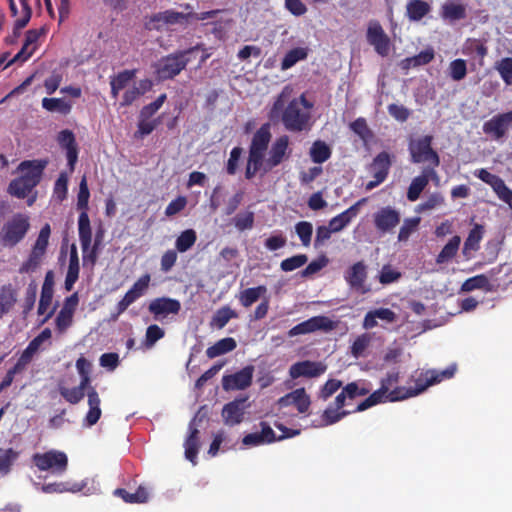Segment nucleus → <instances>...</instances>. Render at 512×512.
I'll return each instance as SVG.
<instances>
[{
	"label": "nucleus",
	"mask_w": 512,
	"mask_h": 512,
	"mask_svg": "<svg viewBox=\"0 0 512 512\" xmlns=\"http://www.w3.org/2000/svg\"><path fill=\"white\" fill-rule=\"evenodd\" d=\"M271 138L270 123L262 124L253 134L245 167V178L247 180L253 179L259 172L267 174L272 170V168L267 167V159H265Z\"/></svg>",
	"instance_id": "f257e3e1"
},
{
	"label": "nucleus",
	"mask_w": 512,
	"mask_h": 512,
	"mask_svg": "<svg viewBox=\"0 0 512 512\" xmlns=\"http://www.w3.org/2000/svg\"><path fill=\"white\" fill-rule=\"evenodd\" d=\"M46 165L45 160L22 161L17 168L21 175L9 183L8 193L18 199L26 198L40 183Z\"/></svg>",
	"instance_id": "f03ea898"
},
{
	"label": "nucleus",
	"mask_w": 512,
	"mask_h": 512,
	"mask_svg": "<svg viewBox=\"0 0 512 512\" xmlns=\"http://www.w3.org/2000/svg\"><path fill=\"white\" fill-rule=\"evenodd\" d=\"M512 283V268L504 265L492 268L489 276L479 274L465 280L461 286V291L471 292L476 289H482L486 292H497L505 290Z\"/></svg>",
	"instance_id": "7ed1b4c3"
},
{
	"label": "nucleus",
	"mask_w": 512,
	"mask_h": 512,
	"mask_svg": "<svg viewBox=\"0 0 512 512\" xmlns=\"http://www.w3.org/2000/svg\"><path fill=\"white\" fill-rule=\"evenodd\" d=\"M456 370L457 365L454 363L444 370L427 369L416 371L410 377V382L414 383V386H400V389L403 390V399L406 400L408 398L415 397L423 393L430 386L441 383L444 380L451 379L455 375Z\"/></svg>",
	"instance_id": "20e7f679"
},
{
	"label": "nucleus",
	"mask_w": 512,
	"mask_h": 512,
	"mask_svg": "<svg viewBox=\"0 0 512 512\" xmlns=\"http://www.w3.org/2000/svg\"><path fill=\"white\" fill-rule=\"evenodd\" d=\"M198 50H205L203 44H197L185 50H178L162 57L155 64V73L159 80L165 81L179 75L191 61V56Z\"/></svg>",
	"instance_id": "39448f33"
},
{
	"label": "nucleus",
	"mask_w": 512,
	"mask_h": 512,
	"mask_svg": "<svg viewBox=\"0 0 512 512\" xmlns=\"http://www.w3.org/2000/svg\"><path fill=\"white\" fill-rule=\"evenodd\" d=\"M313 104L304 94L292 99L282 112V123L291 132H301L308 128Z\"/></svg>",
	"instance_id": "423d86ee"
},
{
	"label": "nucleus",
	"mask_w": 512,
	"mask_h": 512,
	"mask_svg": "<svg viewBox=\"0 0 512 512\" xmlns=\"http://www.w3.org/2000/svg\"><path fill=\"white\" fill-rule=\"evenodd\" d=\"M432 142V135L411 138L408 143L411 162L415 164H427L425 168L435 170V168L440 165V157L437 151L433 149Z\"/></svg>",
	"instance_id": "0eeeda50"
},
{
	"label": "nucleus",
	"mask_w": 512,
	"mask_h": 512,
	"mask_svg": "<svg viewBox=\"0 0 512 512\" xmlns=\"http://www.w3.org/2000/svg\"><path fill=\"white\" fill-rule=\"evenodd\" d=\"M29 229V217L23 213L14 214L0 229V244L3 247H15L25 238Z\"/></svg>",
	"instance_id": "6e6552de"
},
{
	"label": "nucleus",
	"mask_w": 512,
	"mask_h": 512,
	"mask_svg": "<svg viewBox=\"0 0 512 512\" xmlns=\"http://www.w3.org/2000/svg\"><path fill=\"white\" fill-rule=\"evenodd\" d=\"M33 464L40 471H49L54 475H62L68 467L67 455L58 450H49L44 453H35L32 456Z\"/></svg>",
	"instance_id": "1a4fd4ad"
},
{
	"label": "nucleus",
	"mask_w": 512,
	"mask_h": 512,
	"mask_svg": "<svg viewBox=\"0 0 512 512\" xmlns=\"http://www.w3.org/2000/svg\"><path fill=\"white\" fill-rule=\"evenodd\" d=\"M344 280L350 290L365 295L372 291L371 284L368 283V266L363 260L357 261L346 269Z\"/></svg>",
	"instance_id": "9d476101"
},
{
	"label": "nucleus",
	"mask_w": 512,
	"mask_h": 512,
	"mask_svg": "<svg viewBox=\"0 0 512 512\" xmlns=\"http://www.w3.org/2000/svg\"><path fill=\"white\" fill-rule=\"evenodd\" d=\"M150 280V274L146 273L142 275L125 293L124 297L117 303L116 312L111 313L110 320L116 321L118 317L124 313L131 304L142 297L149 287Z\"/></svg>",
	"instance_id": "9b49d317"
},
{
	"label": "nucleus",
	"mask_w": 512,
	"mask_h": 512,
	"mask_svg": "<svg viewBox=\"0 0 512 512\" xmlns=\"http://www.w3.org/2000/svg\"><path fill=\"white\" fill-rule=\"evenodd\" d=\"M51 227L46 223L40 230L38 237L32 247L28 260L22 265L21 272H28L37 268L46 253Z\"/></svg>",
	"instance_id": "f8f14e48"
},
{
	"label": "nucleus",
	"mask_w": 512,
	"mask_h": 512,
	"mask_svg": "<svg viewBox=\"0 0 512 512\" xmlns=\"http://www.w3.org/2000/svg\"><path fill=\"white\" fill-rule=\"evenodd\" d=\"M392 165L390 154L382 151L377 154L368 166V170L372 173L374 180L366 183L365 190L371 191L388 177L390 167Z\"/></svg>",
	"instance_id": "ddd939ff"
},
{
	"label": "nucleus",
	"mask_w": 512,
	"mask_h": 512,
	"mask_svg": "<svg viewBox=\"0 0 512 512\" xmlns=\"http://www.w3.org/2000/svg\"><path fill=\"white\" fill-rule=\"evenodd\" d=\"M366 39L367 42L373 46L378 55L381 57H387L389 55L391 40L378 21L373 20L369 22Z\"/></svg>",
	"instance_id": "4468645a"
},
{
	"label": "nucleus",
	"mask_w": 512,
	"mask_h": 512,
	"mask_svg": "<svg viewBox=\"0 0 512 512\" xmlns=\"http://www.w3.org/2000/svg\"><path fill=\"white\" fill-rule=\"evenodd\" d=\"M79 241L83 253L84 264L89 263L92 267L96 264L100 247L92 245V229L84 217L80 220L78 227Z\"/></svg>",
	"instance_id": "2eb2a0df"
},
{
	"label": "nucleus",
	"mask_w": 512,
	"mask_h": 512,
	"mask_svg": "<svg viewBox=\"0 0 512 512\" xmlns=\"http://www.w3.org/2000/svg\"><path fill=\"white\" fill-rule=\"evenodd\" d=\"M402 391L400 386L393 388L391 393H388L386 388L379 387V389L372 392L366 399L359 403L354 411L362 412L377 404L403 401Z\"/></svg>",
	"instance_id": "dca6fc26"
},
{
	"label": "nucleus",
	"mask_w": 512,
	"mask_h": 512,
	"mask_svg": "<svg viewBox=\"0 0 512 512\" xmlns=\"http://www.w3.org/2000/svg\"><path fill=\"white\" fill-rule=\"evenodd\" d=\"M181 310L179 300L170 297H157L150 301L148 311L155 320H160L168 315H177Z\"/></svg>",
	"instance_id": "f3484780"
},
{
	"label": "nucleus",
	"mask_w": 512,
	"mask_h": 512,
	"mask_svg": "<svg viewBox=\"0 0 512 512\" xmlns=\"http://www.w3.org/2000/svg\"><path fill=\"white\" fill-rule=\"evenodd\" d=\"M512 124V111L497 114L482 126L483 132L491 136L495 140H499L505 136Z\"/></svg>",
	"instance_id": "a211bd4d"
},
{
	"label": "nucleus",
	"mask_w": 512,
	"mask_h": 512,
	"mask_svg": "<svg viewBox=\"0 0 512 512\" xmlns=\"http://www.w3.org/2000/svg\"><path fill=\"white\" fill-rule=\"evenodd\" d=\"M187 20L188 13L185 14L169 9L151 15L147 22V27L150 30L161 31L166 25L182 24Z\"/></svg>",
	"instance_id": "6ab92c4d"
},
{
	"label": "nucleus",
	"mask_w": 512,
	"mask_h": 512,
	"mask_svg": "<svg viewBox=\"0 0 512 512\" xmlns=\"http://www.w3.org/2000/svg\"><path fill=\"white\" fill-rule=\"evenodd\" d=\"M254 367L248 365L243 369L230 374L225 375L222 378V387L225 391L230 390H244L252 384Z\"/></svg>",
	"instance_id": "aec40b11"
},
{
	"label": "nucleus",
	"mask_w": 512,
	"mask_h": 512,
	"mask_svg": "<svg viewBox=\"0 0 512 512\" xmlns=\"http://www.w3.org/2000/svg\"><path fill=\"white\" fill-rule=\"evenodd\" d=\"M400 213L390 207H382L373 215L374 226L381 233L391 232L400 223Z\"/></svg>",
	"instance_id": "412c9836"
},
{
	"label": "nucleus",
	"mask_w": 512,
	"mask_h": 512,
	"mask_svg": "<svg viewBox=\"0 0 512 512\" xmlns=\"http://www.w3.org/2000/svg\"><path fill=\"white\" fill-rule=\"evenodd\" d=\"M327 366L322 362L303 360L290 366L289 376L292 379L300 377L316 378L325 373Z\"/></svg>",
	"instance_id": "4be33fe9"
},
{
	"label": "nucleus",
	"mask_w": 512,
	"mask_h": 512,
	"mask_svg": "<svg viewBox=\"0 0 512 512\" xmlns=\"http://www.w3.org/2000/svg\"><path fill=\"white\" fill-rule=\"evenodd\" d=\"M289 155V137L287 135H282L276 138L270 147L267 158V167L273 169L279 166L284 159L289 157Z\"/></svg>",
	"instance_id": "5701e85b"
},
{
	"label": "nucleus",
	"mask_w": 512,
	"mask_h": 512,
	"mask_svg": "<svg viewBox=\"0 0 512 512\" xmlns=\"http://www.w3.org/2000/svg\"><path fill=\"white\" fill-rule=\"evenodd\" d=\"M59 145L66 150V157L70 172L75 169L78 160V147L72 131L66 129L59 132L57 137Z\"/></svg>",
	"instance_id": "b1692460"
},
{
	"label": "nucleus",
	"mask_w": 512,
	"mask_h": 512,
	"mask_svg": "<svg viewBox=\"0 0 512 512\" xmlns=\"http://www.w3.org/2000/svg\"><path fill=\"white\" fill-rule=\"evenodd\" d=\"M434 178H437L436 171L431 168H424L422 173L411 181L407 191V199L411 202L418 200L430 179Z\"/></svg>",
	"instance_id": "393cba45"
},
{
	"label": "nucleus",
	"mask_w": 512,
	"mask_h": 512,
	"mask_svg": "<svg viewBox=\"0 0 512 512\" xmlns=\"http://www.w3.org/2000/svg\"><path fill=\"white\" fill-rule=\"evenodd\" d=\"M278 402L282 407L294 405L299 413H306L311 404L310 397L304 388L295 389L281 397Z\"/></svg>",
	"instance_id": "a878e982"
},
{
	"label": "nucleus",
	"mask_w": 512,
	"mask_h": 512,
	"mask_svg": "<svg viewBox=\"0 0 512 512\" xmlns=\"http://www.w3.org/2000/svg\"><path fill=\"white\" fill-rule=\"evenodd\" d=\"M365 202L366 198H362L342 213L333 217L329 221V227L333 230V232L336 233L343 230L352 221V219L357 216L360 206Z\"/></svg>",
	"instance_id": "bb28decb"
},
{
	"label": "nucleus",
	"mask_w": 512,
	"mask_h": 512,
	"mask_svg": "<svg viewBox=\"0 0 512 512\" xmlns=\"http://www.w3.org/2000/svg\"><path fill=\"white\" fill-rule=\"evenodd\" d=\"M245 400L246 399L234 400L224 405L222 409V417L226 425L235 426L243 421V403Z\"/></svg>",
	"instance_id": "cd10ccee"
},
{
	"label": "nucleus",
	"mask_w": 512,
	"mask_h": 512,
	"mask_svg": "<svg viewBox=\"0 0 512 512\" xmlns=\"http://www.w3.org/2000/svg\"><path fill=\"white\" fill-rule=\"evenodd\" d=\"M196 418H194L189 424V435L185 440V457L192 464L197 463V455L200 448L199 430L196 427Z\"/></svg>",
	"instance_id": "c85d7f7f"
},
{
	"label": "nucleus",
	"mask_w": 512,
	"mask_h": 512,
	"mask_svg": "<svg viewBox=\"0 0 512 512\" xmlns=\"http://www.w3.org/2000/svg\"><path fill=\"white\" fill-rule=\"evenodd\" d=\"M80 265L79 257L75 244L71 245L69 255V265L65 277L64 288L66 291H71L79 278Z\"/></svg>",
	"instance_id": "c756f323"
},
{
	"label": "nucleus",
	"mask_w": 512,
	"mask_h": 512,
	"mask_svg": "<svg viewBox=\"0 0 512 512\" xmlns=\"http://www.w3.org/2000/svg\"><path fill=\"white\" fill-rule=\"evenodd\" d=\"M440 16L450 22L465 19L467 16L466 6L460 1L448 0L441 6Z\"/></svg>",
	"instance_id": "7c9ffc66"
},
{
	"label": "nucleus",
	"mask_w": 512,
	"mask_h": 512,
	"mask_svg": "<svg viewBox=\"0 0 512 512\" xmlns=\"http://www.w3.org/2000/svg\"><path fill=\"white\" fill-rule=\"evenodd\" d=\"M377 319L392 323L396 320V314L389 308H378L366 313L363 320L364 329H372L377 326Z\"/></svg>",
	"instance_id": "2f4dec72"
},
{
	"label": "nucleus",
	"mask_w": 512,
	"mask_h": 512,
	"mask_svg": "<svg viewBox=\"0 0 512 512\" xmlns=\"http://www.w3.org/2000/svg\"><path fill=\"white\" fill-rule=\"evenodd\" d=\"M100 403L101 400L95 387H90L88 390L89 410L85 416V423L88 427L95 425L100 419L102 414Z\"/></svg>",
	"instance_id": "473e14b6"
},
{
	"label": "nucleus",
	"mask_w": 512,
	"mask_h": 512,
	"mask_svg": "<svg viewBox=\"0 0 512 512\" xmlns=\"http://www.w3.org/2000/svg\"><path fill=\"white\" fill-rule=\"evenodd\" d=\"M17 297V290L11 283L0 286V319L14 307Z\"/></svg>",
	"instance_id": "72a5a7b5"
},
{
	"label": "nucleus",
	"mask_w": 512,
	"mask_h": 512,
	"mask_svg": "<svg viewBox=\"0 0 512 512\" xmlns=\"http://www.w3.org/2000/svg\"><path fill=\"white\" fill-rule=\"evenodd\" d=\"M89 198H90V192L88 189L87 180L85 177H83L80 182V185H79V192L77 195V203H76L77 210L80 211V214L78 217V227L80 226V220L82 217L85 218L88 225H91L89 215H88Z\"/></svg>",
	"instance_id": "f704fd0d"
},
{
	"label": "nucleus",
	"mask_w": 512,
	"mask_h": 512,
	"mask_svg": "<svg viewBox=\"0 0 512 512\" xmlns=\"http://www.w3.org/2000/svg\"><path fill=\"white\" fill-rule=\"evenodd\" d=\"M307 333L316 331L330 332L335 329L336 323L327 316H313L303 321Z\"/></svg>",
	"instance_id": "c9c22d12"
},
{
	"label": "nucleus",
	"mask_w": 512,
	"mask_h": 512,
	"mask_svg": "<svg viewBox=\"0 0 512 512\" xmlns=\"http://www.w3.org/2000/svg\"><path fill=\"white\" fill-rule=\"evenodd\" d=\"M461 244V238L458 235L453 236L442 248L436 257V264L443 265L449 263L457 255Z\"/></svg>",
	"instance_id": "e433bc0d"
},
{
	"label": "nucleus",
	"mask_w": 512,
	"mask_h": 512,
	"mask_svg": "<svg viewBox=\"0 0 512 512\" xmlns=\"http://www.w3.org/2000/svg\"><path fill=\"white\" fill-rule=\"evenodd\" d=\"M266 292V286L259 285L257 287H251L240 291L237 297L240 304L243 307L248 308L257 302L263 295H265Z\"/></svg>",
	"instance_id": "4c0bfd02"
},
{
	"label": "nucleus",
	"mask_w": 512,
	"mask_h": 512,
	"mask_svg": "<svg viewBox=\"0 0 512 512\" xmlns=\"http://www.w3.org/2000/svg\"><path fill=\"white\" fill-rule=\"evenodd\" d=\"M237 347V343L234 338L226 337L217 341L214 345L210 346L206 350L208 358L213 359L220 355L229 353Z\"/></svg>",
	"instance_id": "58836bf2"
},
{
	"label": "nucleus",
	"mask_w": 512,
	"mask_h": 512,
	"mask_svg": "<svg viewBox=\"0 0 512 512\" xmlns=\"http://www.w3.org/2000/svg\"><path fill=\"white\" fill-rule=\"evenodd\" d=\"M114 495L122 498L126 503H146L149 499V492L144 486H139L135 493H129L124 488H117Z\"/></svg>",
	"instance_id": "ea45409f"
},
{
	"label": "nucleus",
	"mask_w": 512,
	"mask_h": 512,
	"mask_svg": "<svg viewBox=\"0 0 512 512\" xmlns=\"http://www.w3.org/2000/svg\"><path fill=\"white\" fill-rule=\"evenodd\" d=\"M308 47H296L289 50L281 61V70L285 71L293 67L297 62L305 60L308 57Z\"/></svg>",
	"instance_id": "a19ab883"
},
{
	"label": "nucleus",
	"mask_w": 512,
	"mask_h": 512,
	"mask_svg": "<svg viewBox=\"0 0 512 512\" xmlns=\"http://www.w3.org/2000/svg\"><path fill=\"white\" fill-rule=\"evenodd\" d=\"M406 9L410 20L419 21L430 12L431 6L423 0H411L408 2Z\"/></svg>",
	"instance_id": "79ce46f5"
},
{
	"label": "nucleus",
	"mask_w": 512,
	"mask_h": 512,
	"mask_svg": "<svg viewBox=\"0 0 512 512\" xmlns=\"http://www.w3.org/2000/svg\"><path fill=\"white\" fill-rule=\"evenodd\" d=\"M332 151L330 147L322 140L313 142L309 155L311 160L316 164H322L331 157Z\"/></svg>",
	"instance_id": "37998d69"
},
{
	"label": "nucleus",
	"mask_w": 512,
	"mask_h": 512,
	"mask_svg": "<svg viewBox=\"0 0 512 512\" xmlns=\"http://www.w3.org/2000/svg\"><path fill=\"white\" fill-rule=\"evenodd\" d=\"M197 240V234L193 229H186L180 233L175 241V250L184 253L190 250Z\"/></svg>",
	"instance_id": "c03bdc74"
},
{
	"label": "nucleus",
	"mask_w": 512,
	"mask_h": 512,
	"mask_svg": "<svg viewBox=\"0 0 512 512\" xmlns=\"http://www.w3.org/2000/svg\"><path fill=\"white\" fill-rule=\"evenodd\" d=\"M237 317H238V314L236 311L231 309L229 306H223V307L219 308L214 313L212 320H211V325L218 329H222L227 325V323L231 319L237 318Z\"/></svg>",
	"instance_id": "a18cd8bd"
},
{
	"label": "nucleus",
	"mask_w": 512,
	"mask_h": 512,
	"mask_svg": "<svg viewBox=\"0 0 512 512\" xmlns=\"http://www.w3.org/2000/svg\"><path fill=\"white\" fill-rule=\"evenodd\" d=\"M483 236V227L476 224L469 232L468 237L464 242L463 254L468 255L470 251L479 249V243Z\"/></svg>",
	"instance_id": "49530a36"
},
{
	"label": "nucleus",
	"mask_w": 512,
	"mask_h": 512,
	"mask_svg": "<svg viewBox=\"0 0 512 512\" xmlns=\"http://www.w3.org/2000/svg\"><path fill=\"white\" fill-rule=\"evenodd\" d=\"M348 400H353L360 396H366L370 393L371 388L365 381H354L343 387Z\"/></svg>",
	"instance_id": "de8ad7c7"
},
{
	"label": "nucleus",
	"mask_w": 512,
	"mask_h": 512,
	"mask_svg": "<svg viewBox=\"0 0 512 512\" xmlns=\"http://www.w3.org/2000/svg\"><path fill=\"white\" fill-rule=\"evenodd\" d=\"M42 107L50 112H59L67 115L71 111V104L62 98H43Z\"/></svg>",
	"instance_id": "09e8293b"
},
{
	"label": "nucleus",
	"mask_w": 512,
	"mask_h": 512,
	"mask_svg": "<svg viewBox=\"0 0 512 512\" xmlns=\"http://www.w3.org/2000/svg\"><path fill=\"white\" fill-rule=\"evenodd\" d=\"M255 216L252 211L238 213L233 219V224L239 231L250 230L254 226Z\"/></svg>",
	"instance_id": "8fccbe9b"
},
{
	"label": "nucleus",
	"mask_w": 512,
	"mask_h": 512,
	"mask_svg": "<svg viewBox=\"0 0 512 512\" xmlns=\"http://www.w3.org/2000/svg\"><path fill=\"white\" fill-rule=\"evenodd\" d=\"M495 69L498 71L500 77L506 85L512 84V58L505 57L497 61Z\"/></svg>",
	"instance_id": "3c124183"
},
{
	"label": "nucleus",
	"mask_w": 512,
	"mask_h": 512,
	"mask_svg": "<svg viewBox=\"0 0 512 512\" xmlns=\"http://www.w3.org/2000/svg\"><path fill=\"white\" fill-rule=\"evenodd\" d=\"M165 336V331L156 324L149 325L146 329L143 345L145 348H152L155 343Z\"/></svg>",
	"instance_id": "603ef678"
},
{
	"label": "nucleus",
	"mask_w": 512,
	"mask_h": 512,
	"mask_svg": "<svg viewBox=\"0 0 512 512\" xmlns=\"http://www.w3.org/2000/svg\"><path fill=\"white\" fill-rule=\"evenodd\" d=\"M140 85L143 88V90H140L137 87H133L125 91L121 102L122 106L131 105L137 98H139L145 92L147 88L151 86V82L149 80H143L141 81Z\"/></svg>",
	"instance_id": "864d4df0"
},
{
	"label": "nucleus",
	"mask_w": 512,
	"mask_h": 512,
	"mask_svg": "<svg viewBox=\"0 0 512 512\" xmlns=\"http://www.w3.org/2000/svg\"><path fill=\"white\" fill-rule=\"evenodd\" d=\"M350 412L347 410H343L337 407H328L325 409L322 415V420L325 425H332L334 423H337L347 415H349Z\"/></svg>",
	"instance_id": "5fc2aeb1"
},
{
	"label": "nucleus",
	"mask_w": 512,
	"mask_h": 512,
	"mask_svg": "<svg viewBox=\"0 0 512 512\" xmlns=\"http://www.w3.org/2000/svg\"><path fill=\"white\" fill-rule=\"evenodd\" d=\"M68 193V175L65 172H61L59 177L55 181L53 188L54 197L62 202L66 199Z\"/></svg>",
	"instance_id": "6e6d98bb"
},
{
	"label": "nucleus",
	"mask_w": 512,
	"mask_h": 512,
	"mask_svg": "<svg viewBox=\"0 0 512 512\" xmlns=\"http://www.w3.org/2000/svg\"><path fill=\"white\" fill-rule=\"evenodd\" d=\"M307 261H308V257L305 254L294 255L292 257L284 259L280 263V268L284 272H290V271H293L295 269L302 267L303 265H305L307 263Z\"/></svg>",
	"instance_id": "4d7b16f0"
},
{
	"label": "nucleus",
	"mask_w": 512,
	"mask_h": 512,
	"mask_svg": "<svg viewBox=\"0 0 512 512\" xmlns=\"http://www.w3.org/2000/svg\"><path fill=\"white\" fill-rule=\"evenodd\" d=\"M402 274L400 271L393 269L391 265L386 264L379 272L378 280L382 285H388L398 281Z\"/></svg>",
	"instance_id": "13d9d810"
},
{
	"label": "nucleus",
	"mask_w": 512,
	"mask_h": 512,
	"mask_svg": "<svg viewBox=\"0 0 512 512\" xmlns=\"http://www.w3.org/2000/svg\"><path fill=\"white\" fill-rule=\"evenodd\" d=\"M295 231L301 240L303 246L307 247L311 243L313 226L308 221H300L295 225Z\"/></svg>",
	"instance_id": "bf43d9fd"
},
{
	"label": "nucleus",
	"mask_w": 512,
	"mask_h": 512,
	"mask_svg": "<svg viewBox=\"0 0 512 512\" xmlns=\"http://www.w3.org/2000/svg\"><path fill=\"white\" fill-rule=\"evenodd\" d=\"M243 153V148L236 146L230 151L228 161L226 163V172L228 175H235L239 168V162Z\"/></svg>",
	"instance_id": "052dcab7"
},
{
	"label": "nucleus",
	"mask_w": 512,
	"mask_h": 512,
	"mask_svg": "<svg viewBox=\"0 0 512 512\" xmlns=\"http://www.w3.org/2000/svg\"><path fill=\"white\" fill-rule=\"evenodd\" d=\"M420 223L419 217L406 218L403 225L400 227L398 234V241L403 242L408 240L413 231L416 230Z\"/></svg>",
	"instance_id": "680f3d73"
},
{
	"label": "nucleus",
	"mask_w": 512,
	"mask_h": 512,
	"mask_svg": "<svg viewBox=\"0 0 512 512\" xmlns=\"http://www.w3.org/2000/svg\"><path fill=\"white\" fill-rule=\"evenodd\" d=\"M59 393L70 404H78L85 396V393L77 386L73 388L60 386Z\"/></svg>",
	"instance_id": "e2e57ef3"
},
{
	"label": "nucleus",
	"mask_w": 512,
	"mask_h": 512,
	"mask_svg": "<svg viewBox=\"0 0 512 512\" xmlns=\"http://www.w3.org/2000/svg\"><path fill=\"white\" fill-rule=\"evenodd\" d=\"M17 457L18 453L12 448H0V471L4 473L9 472L13 462L17 459Z\"/></svg>",
	"instance_id": "0e129e2a"
},
{
	"label": "nucleus",
	"mask_w": 512,
	"mask_h": 512,
	"mask_svg": "<svg viewBox=\"0 0 512 512\" xmlns=\"http://www.w3.org/2000/svg\"><path fill=\"white\" fill-rule=\"evenodd\" d=\"M450 77L454 81H460L465 78L467 74L466 61L463 59H455L449 65Z\"/></svg>",
	"instance_id": "69168bd1"
},
{
	"label": "nucleus",
	"mask_w": 512,
	"mask_h": 512,
	"mask_svg": "<svg viewBox=\"0 0 512 512\" xmlns=\"http://www.w3.org/2000/svg\"><path fill=\"white\" fill-rule=\"evenodd\" d=\"M157 120H149L148 118H143L139 116V121L137 125V131L135 132V138H143L146 135H149L154 131V129L158 125Z\"/></svg>",
	"instance_id": "338daca9"
},
{
	"label": "nucleus",
	"mask_w": 512,
	"mask_h": 512,
	"mask_svg": "<svg viewBox=\"0 0 512 512\" xmlns=\"http://www.w3.org/2000/svg\"><path fill=\"white\" fill-rule=\"evenodd\" d=\"M444 204V197L439 192L432 193L425 201L417 206V212L432 210Z\"/></svg>",
	"instance_id": "774afa93"
}]
</instances>
